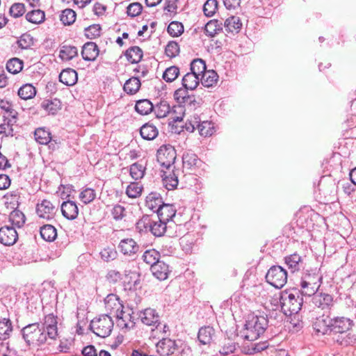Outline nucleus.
Listing matches in <instances>:
<instances>
[{
	"mask_svg": "<svg viewBox=\"0 0 356 356\" xmlns=\"http://www.w3.org/2000/svg\"><path fill=\"white\" fill-rule=\"evenodd\" d=\"M268 325L266 316L255 314H248L244 328L241 331L242 337L248 341H254L264 334Z\"/></svg>",
	"mask_w": 356,
	"mask_h": 356,
	"instance_id": "f257e3e1",
	"label": "nucleus"
},
{
	"mask_svg": "<svg viewBox=\"0 0 356 356\" xmlns=\"http://www.w3.org/2000/svg\"><path fill=\"white\" fill-rule=\"evenodd\" d=\"M323 275L320 269L310 268L304 270L300 278L301 295L312 296L314 295L321 286Z\"/></svg>",
	"mask_w": 356,
	"mask_h": 356,
	"instance_id": "f03ea898",
	"label": "nucleus"
},
{
	"mask_svg": "<svg viewBox=\"0 0 356 356\" xmlns=\"http://www.w3.org/2000/svg\"><path fill=\"white\" fill-rule=\"evenodd\" d=\"M300 291H284L281 293L280 303L281 309L286 316L298 314L303 303L302 297L300 296Z\"/></svg>",
	"mask_w": 356,
	"mask_h": 356,
	"instance_id": "7ed1b4c3",
	"label": "nucleus"
},
{
	"mask_svg": "<svg viewBox=\"0 0 356 356\" xmlns=\"http://www.w3.org/2000/svg\"><path fill=\"white\" fill-rule=\"evenodd\" d=\"M22 337L28 346H38L44 343L47 339V334L44 327L38 323H31L21 330Z\"/></svg>",
	"mask_w": 356,
	"mask_h": 356,
	"instance_id": "20e7f679",
	"label": "nucleus"
},
{
	"mask_svg": "<svg viewBox=\"0 0 356 356\" xmlns=\"http://www.w3.org/2000/svg\"><path fill=\"white\" fill-rule=\"evenodd\" d=\"M113 325L109 314H102L90 321V328L97 336L105 338L111 334Z\"/></svg>",
	"mask_w": 356,
	"mask_h": 356,
	"instance_id": "39448f33",
	"label": "nucleus"
},
{
	"mask_svg": "<svg viewBox=\"0 0 356 356\" xmlns=\"http://www.w3.org/2000/svg\"><path fill=\"white\" fill-rule=\"evenodd\" d=\"M167 222L161 220H152L148 216H144L137 222V228L140 231L149 230L154 236L161 237L164 235L167 229Z\"/></svg>",
	"mask_w": 356,
	"mask_h": 356,
	"instance_id": "423d86ee",
	"label": "nucleus"
},
{
	"mask_svg": "<svg viewBox=\"0 0 356 356\" xmlns=\"http://www.w3.org/2000/svg\"><path fill=\"white\" fill-rule=\"evenodd\" d=\"M156 351L161 356H186L184 349L181 348L175 340L163 338L156 344Z\"/></svg>",
	"mask_w": 356,
	"mask_h": 356,
	"instance_id": "0eeeda50",
	"label": "nucleus"
},
{
	"mask_svg": "<svg viewBox=\"0 0 356 356\" xmlns=\"http://www.w3.org/2000/svg\"><path fill=\"white\" fill-rule=\"evenodd\" d=\"M266 280L275 288L281 289L287 282V272L280 266H273L268 270Z\"/></svg>",
	"mask_w": 356,
	"mask_h": 356,
	"instance_id": "6e6552de",
	"label": "nucleus"
},
{
	"mask_svg": "<svg viewBox=\"0 0 356 356\" xmlns=\"http://www.w3.org/2000/svg\"><path fill=\"white\" fill-rule=\"evenodd\" d=\"M105 309L109 312V314L113 315L123 322L126 321L127 316L123 311V305L120 300L119 297L113 293L108 294L104 299Z\"/></svg>",
	"mask_w": 356,
	"mask_h": 356,
	"instance_id": "1a4fd4ad",
	"label": "nucleus"
},
{
	"mask_svg": "<svg viewBox=\"0 0 356 356\" xmlns=\"http://www.w3.org/2000/svg\"><path fill=\"white\" fill-rule=\"evenodd\" d=\"M176 150L170 145H163L157 151V161L161 166L169 169L176 159Z\"/></svg>",
	"mask_w": 356,
	"mask_h": 356,
	"instance_id": "9d476101",
	"label": "nucleus"
},
{
	"mask_svg": "<svg viewBox=\"0 0 356 356\" xmlns=\"http://www.w3.org/2000/svg\"><path fill=\"white\" fill-rule=\"evenodd\" d=\"M56 207L48 200H43L36 205V213L39 218L51 220L56 213Z\"/></svg>",
	"mask_w": 356,
	"mask_h": 356,
	"instance_id": "9b49d317",
	"label": "nucleus"
},
{
	"mask_svg": "<svg viewBox=\"0 0 356 356\" xmlns=\"http://www.w3.org/2000/svg\"><path fill=\"white\" fill-rule=\"evenodd\" d=\"M332 322V318L323 314L315 318L313 322V328L317 334H327L331 332Z\"/></svg>",
	"mask_w": 356,
	"mask_h": 356,
	"instance_id": "f8f14e48",
	"label": "nucleus"
},
{
	"mask_svg": "<svg viewBox=\"0 0 356 356\" xmlns=\"http://www.w3.org/2000/svg\"><path fill=\"white\" fill-rule=\"evenodd\" d=\"M18 239V233L14 227L8 225L0 228V243L10 246L15 244Z\"/></svg>",
	"mask_w": 356,
	"mask_h": 356,
	"instance_id": "ddd939ff",
	"label": "nucleus"
},
{
	"mask_svg": "<svg viewBox=\"0 0 356 356\" xmlns=\"http://www.w3.org/2000/svg\"><path fill=\"white\" fill-rule=\"evenodd\" d=\"M139 317L143 323L149 326H155L156 329L161 326L160 316L158 312L152 308H147L140 313Z\"/></svg>",
	"mask_w": 356,
	"mask_h": 356,
	"instance_id": "4468645a",
	"label": "nucleus"
},
{
	"mask_svg": "<svg viewBox=\"0 0 356 356\" xmlns=\"http://www.w3.org/2000/svg\"><path fill=\"white\" fill-rule=\"evenodd\" d=\"M284 262L291 273L305 270L304 259L298 254L293 253L284 257Z\"/></svg>",
	"mask_w": 356,
	"mask_h": 356,
	"instance_id": "2eb2a0df",
	"label": "nucleus"
},
{
	"mask_svg": "<svg viewBox=\"0 0 356 356\" xmlns=\"http://www.w3.org/2000/svg\"><path fill=\"white\" fill-rule=\"evenodd\" d=\"M57 324V317L49 314L45 316L44 323L40 326L44 328L49 338L54 339L58 336Z\"/></svg>",
	"mask_w": 356,
	"mask_h": 356,
	"instance_id": "dca6fc26",
	"label": "nucleus"
},
{
	"mask_svg": "<svg viewBox=\"0 0 356 356\" xmlns=\"http://www.w3.org/2000/svg\"><path fill=\"white\" fill-rule=\"evenodd\" d=\"M353 321L346 317H334L332 318L331 332L343 334L350 330Z\"/></svg>",
	"mask_w": 356,
	"mask_h": 356,
	"instance_id": "f3484780",
	"label": "nucleus"
},
{
	"mask_svg": "<svg viewBox=\"0 0 356 356\" xmlns=\"http://www.w3.org/2000/svg\"><path fill=\"white\" fill-rule=\"evenodd\" d=\"M118 248L124 255L134 256L139 250V245L131 238H124L120 241Z\"/></svg>",
	"mask_w": 356,
	"mask_h": 356,
	"instance_id": "a211bd4d",
	"label": "nucleus"
},
{
	"mask_svg": "<svg viewBox=\"0 0 356 356\" xmlns=\"http://www.w3.org/2000/svg\"><path fill=\"white\" fill-rule=\"evenodd\" d=\"M312 302L314 305L318 308L322 309H330L333 305V298L331 295L327 293H316L312 295Z\"/></svg>",
	"mask_w": 356,
	"mask_h": 356,
	"instance_id": "6ab92c4d",
	"label": "nucleus"
},
{
	"mask_svg": "<svg viewBox=\"0 0 356 356\" xmlns=\"http://www.w3.org/2000/svg\"><path fill=\"white\" fill-rule=\"evenodd\" d=\"M99 50L95 42H88L82 47L81 56L85 60L94 61L98 56Z\"/></svg>",
	"mask_w": 356,
	"mask_h": 356,
	"instance_id": "aec40b11",
	"label": "nucleus"
},
{
	"mask_svg": "<svg viewBox=\"0 0 356 356\" xmlns=\"http://www.w3.org/2000/svg\"><path fill=\"white\" fill-rule=\"evenodd\" d=\"M61 211L65 218L69 220L75 219L79 213L78 207L73 201L63 202L61 205Z\"/></svg>",
	"mask_w": 356,
	"mask_h": 356,
	"instance_id": "412c9836",
	"label": "nucleus"
},
{
	"mask_svg": "<svg viewBox=\"0 0 356 356\" xmlns=\"http://www.w3.org/2000/svg\"><path fill=\"white\" fill-rule=\"evenodd\" d=\"M151 270L153 275L161 281L166 280L170 273L168 265L161 260L152 266Z\"/></svg>",
	"mask_w": 356,
	"mask_h": 356,
	"instance_id": "4be33fe9",
	"label": "nucleus"
},
{
	"mask_svg": "<svg viewBox=\"0 0 356 356\" xmlns=\"http://www.w3.org/2000/svg\"><path fill=\"white\" fill-rule=\"evenodd\" d=\"M77 80L78 74L74 70L67 68L60 73L59 81L66 86H74L77 82Z\"/></svg>",
	"mask_w": 356,
	"mask_h": 356,
	"instance_id": "5701e85b",
	"label": "nucleus"
},
{
	"mask_svg": "<svg viewBox=\"0 0 356 356\" xmlns=\"http://www.w3.org/2000/svg\"><path fill=\"white\" fill-rule=\"evenodd\" d=\"M145 204L149 209L157 213L160 209L159 207H161L164 203L159 193L152 192L146 197Z\"/></svg>",
	"mask_w": 356,
	"mask_h": 356,
	"instance_id": "b1692460",
	"label": "nucleus"
},
{
	"mask_svg": "<svg viewBox=\"0 0 356 356\" xmlns=\"http://www.w3.org/2000/svg\"><path fill=\"white\" fill-rule=\"evenodd\" d=\"M159 209L157 212V217L161 220L168 222L175 216L176 209L172 204L164 203Z\"/></svg>",
	"mask_w": 356,
	"mask_h": 356,
	"instance_id": "393cba45",
	"label": "nucleus"
},
{
	"mask_svg": "<svg viewBox=\"0 0 356 356\" xmlns=\"http://www.w3.org/2000/svg\"><path fill=\"white\" fill-rule=\"evenodd\" d=\"M13 331V323L9 318H0V340L9 339Z\"/></svg>",
	"mask_w": 356,
	"mask_h": 356,
	"instance_id": "a878e982",
	"label": "nucleus"
},
{
	"mask_svg": "<svg viewBox=\"0 0 356 356\" xmlns=\"http://www.w3.org/2000/svg\"><path fill=\"white\" fill-rule=\"evenodd\" d=\"M183 167L188 170H193L198 166L201 161L197 156L192 152H186L182 156Z\"/></svg>",
	"mask_w": 356,
	"mask_h": 356,
	"instance_id": "bb28decb",
	"label": "nucleus"
},
{
	"mask_svg": "<svg viewBox=\"0 0 356 356\" xmlns=\"http://www.w3.org/2000/svg\"><path fill=\"white\" fill-rule=\"evenodd\" d=\"M141 137L147 140H154L159 134V131L156 126L151 123L143 124L140 129Z\"/></svg>",
	"mask_w": 356,
	"mask_h": 356,
	"instance_id": "cd10ccee",
	"label": "nucleus"
},
{
	"mask_svg": "<svg viewBox=\"0 0 356 356\" xmlns=\"http://www.w3.org/2000/svg\"><path fill=\"white\" fill-rule=\"evenodd\" d=\"M218 75L214 70H206L200 76V81L203 86L213 87L217 84Z\"/></svg>",
	"mask_w": 356,
	"mask_h": 356,
	"instance_id": "c85d7f7f",
	"label": "nucleus"
},
{
	"mask_svg": "<svg viewBox=\"0 0 356 356\" xmlns=\"http://www.w3.org/2000/svg\"><path fill=\"white\" fill-rule=\"evenodd\" d=\"M12 226L16 228H22L26 222V216L22 211L15 209L10 212L8 218Z\"/></svg>",
	"mask_w": 356,
	"mask_h": 356,
	"instance_id": "c756f323",
	"label": "nucleus"
},
{
	"mask_svg": "<svg viewBox=\"0 0 356 356\" xmlns=\"http://www.w3.org/2000/svg\"><path fill=\"white\" fill-rule=\"evenodd\" d=\"M182 86L186 90H193L200 83V77L195 74L188 72L182 78Z\"/></svg>",
	"mask_w": 356,
	"mask_h": 356,
	"instance_id": "7c9ffc66",
	"label": "nucleus"
},
{
	"mask_svg": "<svg viewBox=\"0 0 356 356\" xmlns=\"http://www.w3.org/2000/svg\"><path fill=\"white\" fill-rule=\"evenodd\" d=\"M215 330L211 326H204L199 330L197 338L203 345L209 344L214 336Z\"/></svg>",
	"mask_w": 356,
	"mask_h": 356,
	"instance_id": "2f4dec72",
	"label": "nucleus"
},
{
	"mask_svg": "<svg viewBox=\"0 0 356 356\" xmlns=\"http://www.w3.org/2000/svg\"><path fill=\"white\" fill-rule=\"evenodd\" d=\"M124 55L130 63H138L141 60L143 52L139 47L133 46L125 51Z\"/></svg>",
	"mask_w": 356,
	"mask_h": 356,
	"instance_id": "473e14b6",
	"label": "nucleus"
},
{
	"mask_svg": "<svg viewBox=\"0 0 356 356\" xmlns=\"http://www.w3.org/2000/svg\"><path fill=\"white\" fill-rule=\"evenodd\" d=\"M41 107L49 114L54 115L61 108V102L56 98L44 99L41 104Z\"/></svg>",
	"mask_w": 356,
	"mask_h": 356,
	"instance_id": "72a5a7b5",
	"label": "nucleus"
},
{
	"mask_svg": "<svg viewBox=\"0 0 356 356\" xmlns=\"http://www.w3.org/2000/svg\"><path fill=\"white\" fill-rule=\"evenodd\" d=\"M41 237L46 241H54L57 237L56 229L51 225H44L40 229Z\"/></svg>",
	"mask_w": 356,
	"mask_h": 356,
	"instance_id": "f704fd0d",
	"label": "nucleus"
},
{
	"mask_svg": "<svg viewBox=\"0 0 356 356\" xmlns=\"http://www.w3.org/2000/svg\"><path fill=\"white\" fill-rule=\"evenodd\" d=\"M222 23L217 19H212L207 22L204 26V32L209 37H214L219 32L222 31Z\"/></svg>",
	"mask_w": 356,
	"mask_h": 356,
	"instance_id": "c9c22d12",
	"label": "nucleus"
},
{
	"mask_svg": "<svg viewBox=\"0 0 356 356\" xmlns=\"http://www.w3.org/2000/svg\"><path fill=\"white\" fill-rule=\"evenodd\" d=\"M153 109L154 106L148 99L138 100L135 105L136 111L143 115L149 114Z\"/></svg>",
	"mask_w": 356,
	"mask_h": 356,
	"instance_id": "e433bc0d",
	"label": "nucleus"
},
{
	"mask_svg": "<svg viewBox=\"0 0 356 356\" xmlns=\"http://www.w3.org/2000/svg\"><path fill=\"white\" fill-rule=\"evenodd\" d=\"M154 109L157 118H163L170 113L171 106L166 100H161Z\"/></svg>",
	"mask_w": 356,
	"mask_h": 356,
	"instance_id": "4c0bfd02",
	"label": "nucleus"
},
{
	"mask_svg": "<svg viewBox=\"0 0 356 356\" xmlns=\"http://www.w3.org/2000/svg\"><path fill=\"white\" fill-rule=\"evenodd\" d=\"M142 258L152 268L160 261V253L154 249L147 250L143 253Z\"/></svg>",
	"mask_w": 356,
	"mask_h": 356,
	"instance_id": "58836bf2",
	"label": "nucleus"
},
{
	"mask_svg": "<svg viewBox=\"0 0 356 356\" xmlns=\"http://www.w3.org/2000/svg\"><path fill=\"white\" fill-rule=\"evenodd\" d=\"M78 55L76 47L70 45L62 46L59 52V56L62 60H70Z\"/></svg>",
	"mask_w": 356,
	"mask_h": 356,
	"instance_id": "ea45409f",
	"label": "nucleus"
},
{
	"mask_svg": "<svg viewBox=\"0 0 356 356\" xmlns=\"http://www.w3.org/2000/svg\"><path fill=\"white\" fill-rule=\"evenodd\" d=\"M140 85L139 79L134 76L125 82L123 88L127 94L134 95L139 90Z\"/></svg>",
	"mask_w": 356,
	"mask_h": 356,
	"instance_id": "a19ab883",
	"label": "nucleus"
},
{
	"mask_svg": "<svg viewBox=\"0 0 356 356\" xmlns=\"http://www.w3.org/2000/svg\"><path fill=\"white\" fill-rule=\"evenodd\" d=\"M35 140L41 145H47L51 140V134L44 128H38L34 132Z\"/></svg>",
	"mask_w": 356,
	"mask_h": 356,
	"instance_id": "79ce46f5",
	"label": "nucleus"
},
{
	"mask_svg": "<svg viewBox=\"0 0 356 356\" xmlns=\"http://www.w3.org/2000/svg\"><path fill=\"white\" fill-rule=\"evenodd\" d=\"M191 73L201 76L207 70L205 61L201 58L194 59L191 63Z\"/></svg>",
	"mask_w": 356,
	"mask_h": 356,
	"instance_id": "37998d69",
	"label": "nucleus"
},
{
	"mask_svg": "<svg viewBox=\"0 0 356 356\" xmlns=\"http://www.w3.org/2000/svg\"><path fill=\"white\" fill-rule=\"evenodd\" d=\"M35 94L36 90L31 84H24L18 90V95L24 100L33 98Z\"/></svg>",
	"mask_w": 356,
	"mask_h": 356,
	"instance_id": "c03bdc74",
	"label": "nucleus"
},
{
	"mask_svg": "<svg viewBox=\"0 0 356 356\" xmlns=\"http://www.w3.org/2000/svg\"><path fill=\"white\" fill-rule=\"evenodd\" d=\"M225 27L230 32L238 31L242 26L241 19L237 16H232L225 21Z\"/></svg>",
	"mask_w": 356,
	"mask_h": 356,
	"instance_id": "a18cd8bd",
	"label": "nucleus"
},
{
	"mask_svg": "<svg viewBox=\"0 0 356 356\" xmlns=\"http://www.w3.org/2000/svg\"><path fill=\"white\" fill-rule=\"evenodd\" d=\"M145 167L140 163H134L130 165L129 173L135 180L142 179L145 175Z\"/></svg>",
	"mask_w": 356,
	"mask_h": 356,
	"instance_id": "49530a36",
	"label": "nucleus"
},
{
	"mask_svg": "<svg viewBox=\"0 0 356 356\" xmlns=\"http://www.w3.org/2000/svg\"><path fill=\"white\" fill-rule=\"evenodd\" d=\"M44 12L41 10H33L28 12L26 15V19L33 24H40L44 20Z\"/></svg>",
	"mask_w": 356,
	"mask_h": 356,
	"instance_id": "de8ad7c7",
	"label": "nucleus"
},
{
	"mask_svg": "<svg viewBox=\"0 0 356 356\" xmlns=\"http://www.w3.org/2000/svg\"><path fill=\"white\" fill-rule=\"evenodd\" d=\"M76 17V14L72 9L67 8L60 15V20L64 25L70 26L75 22Z\"/></svg>",
	"mask_w": 356,
	"mask_h": 356,
	"instance_id": "09e8293b",
	"label": "nucleus"
},
{
	"mask_svg": "<svg viewBox=\"0 0 356 356\" xmlns=\"http://www.w3.org/2000/svg\"><path fill=\"white\" fill-rule=\"evenodd\" d=\"M23 68V61L17 58L10 59L6 63L7 70L13 74H16L22 71Z\"/></svg>",
	"mask_w": 356,
	"mask_h": 356,
	"instance_id": "8fccbe9b",
	"label": "nucleus"
},
{
	"mask_svg": "<svg viewBox=\"0 0 356 356\" xmlns=\"http://www.w3.org/2000/svg\"><path fill=\"white\" fill-rule=\"evenodd\" d=\"M336 341L343 346H353L356 343V334L348 332L346 335L338 336Z\"/></svg>",
	"mask_w": 356,
	"mask_h": 356,
	"instance_id": "3c124183",
	"label": "nucleus"
},
{
	"mask_svg": "<svg viewBox=\"0 0 356 356\" xmlns=\"http://www.w3.org/2000/svg\"><path fill=\"white\" fill-rule=\"evenodd\" d=\"M198 124V131L201 136L204 137L211 136L214 131V127L211 122L202 121Z\"/></svg>",
	"mask_w": 356,
	"mask_h": 356,
	"instance_id": "603ef678",
	"label": "nucleus"
},
{
	"mask_svg": "<svg viewBox=\"0 0 356 356\" xmlns=\"http://www.w3.org/2000/svg\"><path fill=\"white\" fill-rule=\"evenodd\" d=\"M95 197V191L91 188H86L83 189L79 194V199L85 204L92 202Z\"/></svg>",
	"mask_w": 356,
	"mask_h": 356,
	"instance_id": "864d4df0",
	"label": "nucleus"
},
{
	"mask_svg": "<svg viewBox=\"0 0 356 356\" xmlns=\"http://www.w3.org/2000/svg\"><path fill=\"white\" fill-rule=\"evenodd\" d=\"M179 74V68L177 66H170L168 67L163 74V79L166 82H172Z\"/></svg>",
	"mask_w": 356,
	"mask_h": 356,
	"instance_id": "5fc2aeb1",
	"label": "nucleus"
},
{
	"mask_svg": "<svg viewBox=\"0 0 356 356\" xmlns=\"http://www.w3.org/2000/svg\"><path fill=\"white\" fill-rule=\"evenodd\" d=\"M168 33L172 37H178L184 32V26L181 22L173 21L167 29Z\"/></svg>",
	"mask_w": 356,
	"mask_h": 356,
	"instance_id": "6e6d98bb",
	"label": "nucleus"
},
{
	"mask_svg": "<svg viewBox=\"0 0 356 356\" xmlns=\"http://www.w3.org/2000/svg\"><path fill=\"white\" fill-rule=\"evenodd\" d=\"M102 28L99 24H92L84 29L85 35L87 38L92 40L101 35Z\"/></svg>",
	"mask_w": 356,
	"mask_h": 356,
	"instance_id": "4d7b16f0",
	"label": "nucleus"
},
{
	"mask_svg": "<svg viewBox=\"0 0 356 356\" xmlns=\"http://www.w3.org/2000/svg\"><path fill=\"white\" fill-rule=\"evenodd\" d=\"M143 187L137 182L131 183L126 189L127 195L131 198H136L140 195Z\"/></svg>",
	"mask_w": 356,
	"mask_h": 356,
	"instance_id": "13d9d810",
	"label": "nucleus"
},
{
	"mask_svg": "<svg viewBox=\"0 0 356 356\" xmlns=\"http://www.w3.org/2000/svg\"><path fill=\"white\" fill-rule=\"evenodd\" d=\"M218 8L217 0H207L203 6V11L206 16L212 17Z\"/></svg>",
	"mask_w": 356,
	"mask_h": 356,
	"instance_id": "bf43d9fd",
	"label": "nucleus"
},
{
	"mask_svg": "<svg viewBox=\"0 0 356 356\" xmlns=\"http://www.w3.org/2000/svg\"><path fill=\"white\" fill-rule=\"evenodd\" d=\"M165 51L167 56L174 58L179 53V45L177 42L170 41L166 45Z\"/></svg>",
	"mask_w": 356,
	"mask_h": 356,
	"instance_id": "052dcab7",
	"label": "nucleus"
},
{
	"mask_svg": "<svg viewBox=\"0 0 356 356\" xmlns=\"http://www.w3.org/2000/svg\"><path fill=\"white\" fill-rule=\"evenodd\" d=\"M111 213L114 220H120L126 216V209L117 204L113 207Z\"/></svg>",
	"mask_w": 356,
	"mask_h": 356,
	"instance_id": "680f3d73",
	"label": "nucleus"
},
{
	"mask_svg": "<svg viewBox=\"0 0 356 356\" xmlns=\"http://www.w3.org/2000/svg\"><path fill=\"white\" fill-rule=\"evenodd\" d=\"M163 185L168 190H172L178 185L177 176L173 172L172 175H169L163 179Z\"/></svg>",
	"mask_w": 356,
	"mask_h": 356,
	"instance_id": "e2e57ef3",
	"label": "nucleus"
},
{
	"mask_svg": "<svg viewBox=\"0 0 356 356\" xmlns=\"http://www.w3.org/2000/svg\"><path fill=\"white\" fill-rule=\"evenodd\" d=\"M143 10V6L140 3L134 2L130 3L127 8V13L131 17L139 15Z\"/></svg>",
	"mask_w": 356,
	"mask_h": 356,
	"instance_id": "0e129e2a",
	"label": "nucleus"
},
{
	"mask_svg": "<svg viewBox=\"0 0 356 356\" xmlns=\"http://www.w3.org/2000/svg\"><path fill=\"white\" fill-rule=\"evenodd\" d=\"M9 13L13 17H21L25 13L24 5L20 3H15L10 8Z\"/></svg>",
	"mask_w": 356,
	"mask_h": 356,
	"instance_id": "69168bd1",
	"label": "nucleus"
},
{
	"mask_svg": "<svg viewBox=\"0 0 356 356\" xmlns=\"http://www.w3.org/2000/svg\"><path fill=\"white\" fill-rule=\"evenodd\" d=\"M101 257L106 261H109L115 259L117 257V251L111 248H104L101 252Z\"/></svg>",
	"mask_w": 356,
	"mask_h": 356,
	"instance_id": "338daca9",
	"label": "nucleus"
},
{
	"mask_svg": "<svg viewBox=\"0 0 356 356\" xmlns=\"http://www.w3.org/2000/svg\"><path fill=\"white\" fill-rule=\"evenodd\" d=\"M18 43L21 48L28 49L33 44V38L29 34H24L20 37Z\"/></svg>",
	"mask_w": 356,
	"mask_h": 356,
	"instance_id": "774afa93",
	"label": "nucleus"
}]
</instances>
